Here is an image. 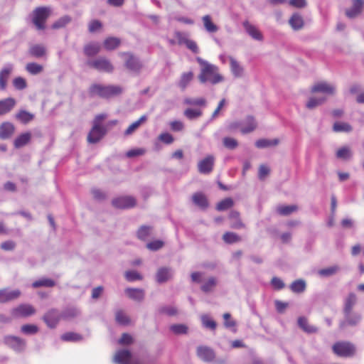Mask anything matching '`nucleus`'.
<instances>
[{
  "label": "nucleus",
  "instance_id": "nucleus-1",
  "mask_svg": "<svg viewBox=\"0 0 364 364\" xmlns=\"http://www.w3.org/2000/svg\"><path fill=\"white\" fill-rule=\"evenodd\" d=\"M198 63L201 66L198 80L201 83L209 82L213 85L218 84L223 81V77L219 73L218 68L213 64L198 58Z\"/></svg>",
  "mask_w": 364,
  "mask_h": 364
},
{
  "label": "nucleus",
  "instance_id": "nucleus-2",
  "mask_svg": "<svg viewBox=\"0 0 364 364\" xmlns=\"http://www.w3.org/2000/svg\"><path fill=\"white\" fill-rule=\"evenodd\" d=\"M106 118V114H100L95 116L92 122V127L87 137L89 144H96L105 136L107 133V128L102 123Z\"/></svg>",
  "mask_w": 364,
  "mask_h": 364
},
{
  "label": "nucleus",
  "instance_id": "nucleus-3",
  "mask_svg": "<svg viewBox=\"0 0 364 364\" xmlns=\"http://www.w3.org/2000/svg\"><path fill=\"white\" fill-rule=\"evenodd\" d=\"M122 91V88L116 85L93 84L90 87V94L92 96L97 95L102 98H109L119 95Z\"/></svg>",
  "mask_w": 364,
  "mask_h": 364
},
{
  "label": "nucleus",
  "instance_id": "nucleus-4",
  "mask_svg": "<svg viewBox=\"0 0 364 364\" xmlns=\"http://www.w3.org/2000/svg\"><path fill=\"white\" fill-rule=\"evenodd\" d=\"M50 15V8L47 6L36 7L32 12V22L38 30H44L46 23Z\"/></svg>",
  "mask_w": 364,
  "mask_h": 364
},
{
  "label": "nucleus",
  "instance_id": "nucleus-5",
  "mask_svg": "<svg viewBox=\"0 0 364 364\" xmlns=\"http://www.w3.org/2000/svg\"><path fill=\"white\" fill-rule=\"evenodd\" d=\"M257 127V123L255 119L252 116H247L240 122H233L229 124L228 129L230 132H233L240 129L242 134H246L255 131Z\"/></svg>",
  "mask_w": 364,
  "mask_h": 364
},
{
  "label": "nucleus",
  "instance_id": "nucleus-6",
  "mask_svg": "<svg viewBox=\"0 0 364 364\" xmlns=\"http://www.w3.org/2000/svg\"><path fill=\"white\" fill-rule=\"evenodd\" d=\"M332 350L338 357L350 358L355 355L356 348L350 342L338 341L333 345Z\"/></svg>",
  "mask_w": 364,
  "mask_h": 364
},
{
  "label": "nucleus",
  "instance_id": "nucleus-7",
  "mask_svg": "<svg viewBox=\"0 0 364 364\" xmlns=\"http://www.w3.org/2000/svg\"><path fill=\"white\" fill-rule=\"evenodd\" d=\"M87 65L98 71L107 73H112L114 69L110 60L104 57H100L94 60L88 61Z\"/></svg>",
  "mask_w": 364,
  "mask_h": 364
},
{
  "label": "nucleus",
  "instance_id": "nucleus-8",
  "mask_svg": "<svg viewBox=\"0 0 364 364\" xmlns=\"http://www.w3.org/2000/svg\"><path fill=\"white\" fill-rule=\"evenodd\" d=\"M36 312V309L31 304H21L11 311L13 318H25L33 315Z\"/></svg>",
  "mask_w": 364,
  "mask_h": 364
},
{
  "label": "nucleus",
  "instance_id": "nucleus-9",
  "mask_svg": "<svg viewBox=\"0 0 364 364\" xmlns=\"http://www.w3.org/2000/svg\"><path fill=\"white\" fill-rule=\"evenodd\" d=\"M114 207L120 209L131 208L136 205V199L132 196H121L114 198L112 201Z\"/></svg>",
  "mask_w": 364,
  "mask_h": 364
},
{
  "label": "nucleus",
  "instance_id": "nucleus-10",
  "mask_svg": "<svg viewBox=\"0 0 364 364\" xmlns=\"http://www.w3.org/2000/svg\"><path fill=\"white\" fill-rule=\"evenodd\" d=\"M121 55L125 57V66L132 72L138 73L142 65L139 60L130 53H122Z\"/></svg>",
  "mask_w": 364,
  "mask_h": 364
},
{
  "label": "nucleus",
  "instance_id": "nucleus-11",
  "mask_svg": "<svg viewBox=\"0 0 364 364\" xmlns=\"http://www.w3.org/2000/svg\"><path fill=\"white\" fill-rule=\"evenodd\" d=\"M60 319V315L58 310L50 309L43 316V320L50 328H55Z\"/></svg>",
  "mask_w": 364,
  "mask_h": 364
},
{
  "label": "nucleus",
  "instance_id": "nucleus-12",
  "mask_svg": "<svg viewBox=\"0 0 364 364\" xmlns=\"http://www.w3.org/2000/svg\"><path fill=\"white\" fill-rule=\"evenodd\" d=\"M5 343L14 350L18 352L23 350L26 346V342L23 339L14 336H6Z\"/></svg>",
  "mask_w": 364,
  "mask_h": 364
},
{
  "label": "nucleus",
  "instance_id": "nucleus-13",
  "mask_svg": "<svg viewBox=\"0 0 364 364\" xmlns=\"http://www.w3.org/2000/svg\"><path fill=\"white\" fill-rule=\"evenodd\" d=\"M21 295L19 290H9L8 289H0V303L4 304L18 298Z\"/></svg>",
  "mask_w": 364,
  "mask_h": 364
},
{
  "label": "nucleus",
  "instance_id": "nucleus-14",
  "mask_svg": "<svg viewBox=\"0 0 364 364\" xmlns=\"http://www.w3.org/2000/svg\"><path fill=\"white\" fill-rule=\"evenodd\" d=\"M16 101L13 97L0 100V116L9 113L16 106Z\"/></svg>",
  "mask_w": 364,
  "mask_h": 364
},
{
  "label": "nucleus",
  "instance_id": "nucleus-15",
  "mask_svg": "<svg viewBox=\"0 0 364 364\" xmlns=\"http://www.w3.org/2000/svg\"><path fill=\"white\" fill-rule=\"evenodd\" d=\"M13 71V65H8L0 70V90H5Z\"/></svg>",
  "mask_w": 364,
  "mask_h": 364
},
{
  "label": "nucleus",
  "instance_id": "nucleus-16",
  "mask_svg": "<svg viewBox=\"0 0 364 364\" xmlns=\"http://www.w3.org/2000/svg\"><path fill=\"white\" fill-rule=\"evenodd\" d=\"M311 92H322L326 95H333L335 92V87L327 82H320L315 84L311 90Z\"/></svg>",
  "mask_w": 364,
  "mask_h": 364
},
{
  "label": "nucleus",
  "instance_id": "nucleus-17",
  "mask_svg": "<svg viewBox=\"0 0 364 364\" xmlns=\"http://www.w3.org/2000/svg\"><path fill=\"white\" fill-rule=\"evenodd\" d=\"M352 2L351 8L346 11V16L349 18H355L361 14L364 6V1L363 0H353Z\"/></svg>",
  "mask_w": 364,
  "mask_h": 364
},
{
  "label": "nucleus",
  "instance_id": "nucleus-18",
  "mask_svg": "<svg viewBox=\"0 0 364 364\" xmlns=\"http://www.w3.org/2000/svg\"><path fill=\"white\" fill-rule=\"evenodd\" d=\"M15 132L14 125L9 122H4L0 124V138L6 139L10 138Z\"/></svg>",
  "mask_w": 364,
  "mask_h": 364
},
{
  "label": "nucleus",
  "instance_id": "nucleus-19",
  "mask_svg": "<svg viewBox=\"0 0 364 364\" xmlns=\"http://www.w3.org/2000/svg\"><path fill=\"white\" fill-rule=\"evenodd\" d=\"M197 355L205 362L212 361L215 358L213 350L206 346H199L197 349Z\"/></svg>",
  "mask_w": 364,
  "mask_h": 364
},
{
  "label": "nucleus",
  "instance_id": "nucleus-20",
  "mask_svg": "<svg viewBox=\"0 0 364 364\" xmlns=\"http://www.w3.org/2000/svg\"><path fill=\"white\" fill-rule=\"evenodd\" d=\"M32 137V134L30 132L21 133L14 141V146L16 149L21 148L27 145Z\"/></svg>",
  "mask_w": 364,
  "mask_h": 364
},
{
  "label": "nucleus",
  "instance_id": "nucleus-21",
  "mask_svg": "<svg viewBox=\"0 0 364 364\" xmlns=\"http://www.w3.org/2000/svg\"><path fill=\"white\" fill-rule=\"evenodd\" d=\"M192 200L195 205L203 210L206 209L209 205L207 197L201 192L194 193L192 196Z\"/></svg>",
  "mask_w": 364,
  "mask_h": 364
},
{
  "label": "nucleus",
  "instance_id": "nucleus-22",
  "mask_svg": "<svg viewBox=\"0 0 364 364\" xmlns=\"http://www.w3.org/2000/svg\"><path fill=\"white\" fill-rule=\"evenodd\" d=\"M229 219L232 223L230 227L233 229H242L245 228V223L240 218V214L238 211L232 210L229 214Z\"/></svg>",
  "mask_w": 364,
  "mask_h": 364
},
{
  "label": "nucleus",
  "instance_id": "nucleus-23",
  "mask_svg": "<svg viewBox=\"0 0 364 364\" xmlns=\"http://www.w3.org/2000/svg\"><path fill=\"white\" fill-rule=\"evenodd\" d=\"M243 26L247 33L254 39L261 41L262 40V34L258 28L254 25L251 24L249 21H245L243 22Z\"/></svg>",
  "mask_w": 364,
  "mask_h": 364
},
{
  "label": "nucleus",
  "instance_id": "nucleus-24",
  "mask_svg": "<svg viewBox=\"0 0 364 364\" xmlns=\"http://www.w3.org/2000/svg\"><path fill=\"white\" fill-rule=\"evenodd\" d=\"M28 53L36 58H43L46 55V48L41 44H34L30 46Z\"/></svg>",
  "mask_w": 364,
  "mask_h": 364
},
{
  "label": "nucleus",
  "instance_id": "nucleus-25",
  "mask_svg": "<svg viewBox=\"0 0 364 364\" xmlns=\"http://www.w3.org/2000/svg\"><path fill=\"white\" fill-rule=\"evenodd\" d=\"M101 46L99 43L91 42L84 46L83 51L86 56L92 57L100 53Z\"/></svg>",
  "mask_w": 364,
  "mask_h": 364
},
{
  "label": "nucleus",
  "instance_id": "nucleus-26",
  "mask_svg": "<svg viewBox=\"0 0 364 364\" xmlns=\"http://www.w3.org/2000/svg\"><path fill=\"white\" fill-rule=\"evenodd\" d=\"M132 358L131 353L127 350H119L114 355V361L119 364H129Z\"/></svg>",
  "mask_w": 364,
  "mask_h": 364
},
{
  "label": "nucleus",
  "instance_id": "nucleus-27",
  "mask_svg": "<svg viewBox=\"0 0 364 364\" xmlns=\"http://www.w3.org/2000/svg\"><path fill=\"white\" fill-rule=\"evenodd\" d=\"M125 293L131 299L141 301L144 298V291L141 289L127 288Z\"/></svg>",
  "mask_w": 364,
  "mask_h": 364
},
{
  "label": "nucleus",
  "instance_id": "nucleus-28",
  "mask_svg": "<svg viewBox=\"0 0 364 364\" xmlns=\"http://www.w3.org/2000/svg\"><path fill=\"white\" fill-rule=\"evenodd\" d=\"M289 23L294 30H300L304 25L303 17L298 13H294L290 17Z\"/></svg>",
  "mask_w": 364,
  "mask_h": 364
},
{
  "label": "nucleus",
  "instance_id": "nucleus-29",
  "mask_svg": "<svg viewBox=\"0 0 364 364\" xmlns=\"http://www.w3.org/2000/svg\"><path fill=\"white\" fill-rule=\"evenodd\" d=\"M194 74L192 71L183 73L178 82V87L181 90H185L190 82L193 80Z\"/></svg>",
  "mask_w": 364,
  "mask_h": 364
},
{
  "label": "nucleus",
  "instance_id": "nucleus-30",
  "mask_svg": "<svg viewBox=\"0 0 364 364\" xmlns=\"http://www.w3.org/2000/svg\"><path fill=\"white\" fill-rule=\"evenodd\" d=\"M356 301V295L354 293H350L345 300L344 313L346 316H349L350 314Z\"/></svg>",
  "mask_w": 364,
  "mask_h": 364
},
{
  "label": "nucleus",
  "instance_id": "nucleus-31",
  "mask_svg": "<svg viewBox=\"0 0 364 364\" xmlns=\"http://www.w3.org/2000/svg\"><path fill=\"white\" fill-rule=\"evenodd\" d=\"M156 281L159 283H164L167 282L171 277V273L169 268L161 267L158 269L156 272Z\"/></svg>",
  "mask_w": 364,
  "mask_h": 364
},
{
  "label": "nucleus",
  "instance_id": "nucleus-32",
  "mask_svg": "<svg viewBox=\"0 0 364 364\" xmlns=\"http://www.w3.org/2000/svg\"><path fill=\"white\" fill-rule=\"evenodd\" d=\"M146 119H147V117L146 115L141 116L140 118L137 121L134 122L127 127V129L124 131V134L125 136L131 135L133 132H134L139 127V126L142 123L145 122L146 121Z\"/></svg>",
  "mask_w": 364,
  "mask_h": 364
},
{
  "label": "nucleus",
  "instance_id": "nucleus-33",
  "mask_svg": "<svg viewBox=\"0 0 364 364\" xmlns=\"http://www.w3.org/2000/svg\"><path fill=\"white\" fill-rule=\"evenodd\" d=\"M279 144L277 139H260L255 142V146L259 149L275 146Z\"/></svg>",
  "mask_w": 364,
  "mask_h": 364
},
{
  "label": "nucleus",
  "instance_id": "nucleus-34",
  "mask_svg": "<svg viewBox=\"0 0 364 364\" xmlns=\"http://www.w3.org/2000/svg\"><path fill=\"white\" fill-rule=\"evenodd\" d=\"M120 43L121 41L119 38L115 37H108L104 41L103 46L106 50H112L117 48L120 45Z\"/></svg>",
  "mask_w": 364,
  "mask_h": 364
},
{
  "label": "nucleus",
  "instance_id": "nucleus-35",
  "mask_svg": "<svg viewBox=\"0 0 364 364\" xmlns=\"http://www.w3.org/2000/svg\"><path fill=\"white\" fill-rule=\"evenodd\" d=\"M16 119L21 123L27 124L34 119V114L22 109L16 113Z\"/></svg>",
  "mask_w": 364,
  "mask_h": 364
},
{
  "label": "nucleus",
  "instance_id": "nucleus-36",
  "mask_svg": "<svg viewBox=\"0 0 364 364\" xmlns=\"http://www.w3.org/2000/svg\"><path fill=\"white\" fill-rule=\"evenodd\" d=\"M223 240L226 244H233L242 240V237L233 232H225L223 235Z\"/></svg>",
  "mask_w": 364,
  "mask_h": 364
},
{
  "label": "nucleus",
  "instance_id": "nucleus-37",
  "mask_svg": "<svg viewBox=\"0 0 364 364\" xmlns=\"http://www.w3.org/2000/svg\"><path fill=\"white\" fill-rule=\"evenodd\" d=\"M152 233V227L142 225L137 230L136 235L137 237L141 240H146L151 235Z\"/></svg>",
  "mask_w": 364,
  "mask_h": 364
},
{
  "label": "nucleus",
  "instance_id": "nucleus-38",
  "mask_svg": "<svg viewBox=\"0 0 364 364\" xmlns=\"http://www.w3.org/2000/svg\"><path fill=\"white\" fill-rule=\"evenodd\" d=\"M298 210L296 205H280L277 208V212L280 215H289Z\"/></svg>",
  "mask_w": 364,
  "mask_h": 364
},
{
  "label": "nucleus",
  "instance_id": "nucleus-39",
  "mask_svg": "<svg viewBox=\"0 0 364 364\" xmlns=\"http://www.w3.org/2000/svg\"><path fill=\"white\" fill-rule=\"evenodd\" d=\"M298 324L301 328L307 333H314L317 331L316 327L309 324L308 320L305 317H299Z\"/></svg>",
  "mask_w": 364,
  "mask_h": 364
},
{
  "label": "nucleus",
  "instance_id": "nucleus-40",
  "mask_svg": "<svg viewBox=\"0 0 364 364\" xmlns=\"http://www.w3.org/2000/svg\"><path fill=\"white\" fill-rule=\"evenodd\" d=\"M233 205V200L231 198H226L218 203L216 209L218 211H224L231 208Z\"/></svg>",
  "mask_w": 364,
  "mask_h": 364
},
{
  "label": "nucleus",
  "instance_id": "nucleus-41",
  "mask_svg": "<svg viewBox=\"0 0 364 364\" xmlns=\"http://www.w3.org/2000/svg\"><path fill=\"white\" fill-rule=\"evenodd\" d=\"M115 319L118 323L123 326L130 324L129 317L122 310H118L115 314Z\"/></svg>",
  "mask_w": 364,
  "mask_h": 364
},
{
  "label": "nucleus",
  "instance_id": "nucleus-42",
  "mask_svg": "<svg viewBox=\"0 0 364 364\" xmlns=\"http://www.w3.org/2000/svg\"><path fill=\"white\" fill-rule=\"evenodd\" d=\"M55 285V282L49 278H42L38 280L35 281L32 286L34 288H38L41 287H53Z\"/></svg>",
  "mask_w": 364,
  "mask_h": 364
},
{
  "label": "nucleus",
  "instance_id": "nucleus-43",
  "mask_svg": "<svg viewBox=\"0 0 364 364\" xmlns=\"http://www.w3.org/2000/svg\"><path fill=\"white\" fill-rule=\"evenodd\" d=\"M340 268L338 265H333L326 268H323L318 270V274L321 277H328L336 274L339 271Z\"/></svg>",
  "mask_w": 364,
  "mask_h": 364
},
{
  "label": "nucleus",
  "instance_id": "nucleus-44",
  "mask_svg": "<svg viewBox=\"0 0 364 364\" xmlns=\"http://www.w3.org/2000/svg\"><path fill=\"white\" fill-rule=\"evenodd\" d=\"M26 70L31 75H38L43 70V67L36 63H28L26 65Z\"/></svg>",
  "mask_w": 364,
  "mask_h": 364
},
{
  "label": "nucleus",
  "instance_id": "nucleus-45",
  "mask_svg": "<svg viewBox=\"0 0 364 364\" xmlns=\"http://www.w3.org/2000/svg\"><path fill=\"white\" fill-rule=\"evenodd\" d=\"M333 129L336 132H350L352 127L348 123L337 122L334 123Z\"/></svg>",
  "mask_w": 364,
  "mask_h": 364
},
{
  "label": "nucleus",
  "instance_id": "nucleus-46",
  "mask_svg": "<svg viewBox=\"0 0 364 364\" xmlns=\"http://www.w3.org/2000/svg\"><path fill=\"white\" fill-rule=\"evenodd\" d=\"M290 289L294 293H301L306 289V283L302 279L295 280L291 283Z\"/></svg>",
  "mask_w": 364,
  "mask_h": 364
},
{
  "label": "nucleus",
  "instance_id": "nucleus-47",
  "mask_svg": "<svg viewBox=\"0 0 364 364\" xmlns=\"http://www.w3.org/2000/svg\"><path fill=\"white\" fill-rule=\"evenodd\" d=\"M213 161H200L198 163L199 171L202 173H210L213 167Z\"/></svg>",
  "mask_w": 364,
  "mask_h": 364
},
{
  "label": "nucleus",
  "instance_id": "nucleus-48",
  "mask_svg": "<svg viewBox=\"0 0 364 364\" xmlns=\"http://www.w3.org/2000/svg\"><path fill=\"white\" fill-rule=\"evenodd\" d=\"M203 22L205 29L210 33H215L218 31V27L215 25L210 16L206 15L203 17Z\"/></svg>",
  "mask_w": 364,
  "mask_h": 364
},
{
  "label": "nucleus",
  "instance_id": "nucleus-49",
  "mask_svg": "<svg viewBox=\"0 0 364 364\" xmlns=\"http://www.w3.org/2000/svg\"><path fill=\"white\" fill-rule=\"evenodd\" d=\"M201 322L203 326L206 328H210L213 331L216 328V322L208 315H203L201 316Z\"/></svg>",
  "mask_w": 364,
  "mask_h": 364
},
{
  "label": "nucleus",
  "instance_id": "nucleus-50",
  "mask_svg": "<svg viewBox=\"0 0 364 364\" xmlns=\"http://www.w3.org/2000/svg\"><path fill=\"white\" fill-rule=\"evenodd\" d=\"M217 280L215 277H210L202 286L201 290L204 292L211 291L216 286Z\"/></svg>",
  "mask_w": 364,
  "mask_h": 364
},
{
  "label": "nucleus",
  "instance_id": "nucleus-51",
  "mask_svg": "<svg viewBox=\"0 0 364 364\" xmlns=\"http://www.w3.org/2000/svg\"><path fill=\"white\" fill-rule=\"evenodd\" d=\"M61 339L64 341H79L82 337L77 333L67 332L61 336Z\"/></svg>",
  "mask_w": 364,
  "mask_h": 364
},
{
  "label": "nucleus",
  "instance_id": "nucleus-52",
  "mask_svg": "<svg viewBox=\"0 0 364 364\" xmlns=\"http://www.w3.org/2000/svg\"><path fill=\"white\" fill-rule=\"evenodd\" d=\"M230 68L235 76L240 77L242 75L243 68L233 58H230Z\"/></svg>",
  "mask_w": 364,
  "mask_h": 364
},
{
  "label": "nucleus",
  "instance_id": "nucleus-53",
  "mask_svg": "<svg viewBox=\"0 0 364 364\" xmlns=\"http://www.w3.org/2000/svg\"><path fill=\"white\" fill-rule=\"evenodd\" d=\"M71 21V18L68 16H65L59 18L58 21L54 22L52 25L53 29H59L65 27Z\"/></svg>",
  "mask_w": 364,
  "mask_h": 364
},
{
  "label": "nucleus",
  "instance_id": "nucleus-54",
  "mask_svg": "<svg viewBox=\"0 0 364 364\" xmlns=\"http://www.w3.org/2000/svg\"><path fill=\"white\" fill-rule=\"evenodd\" d=\"M21 331L26 335H33L38 333V328L34 324H25L21 327Z\"/></svg>",
  "mask_w": 364,
  "mask_h": 364
},
{
  "label": "nucleus",
  "instance_id": "nucleus-55",
  "mask_svg": "<svg viewBox=\"0 0 364 364\" xmlns=\"http://www.w3.org/2000/svg\"><path fill=\"white\" fill-rule=\"evenodd\" d=\"M203 112L198 109L188 108L184 111V115L189 119L200 117Z\"/></svg>",
  "mask_w": 364,
  "mask_h": 364
},
{
  "label": "nucleus",
  "instance_id": "nucleus-56",
  "mask_svg": "<svg viewBox=\"0 0 364 364\" xmlns=\"http://www.w3.org/2000/svg\"><path fill=\"white\" fill-rule=\"evenodd\" d=\"M336 156L339 159H348L352 157V151L350 147L343 146L338 149Z\"/></svg>",
  "mask_w": 364,
  "mask_h": 364
},
{
  "label": "nucleus",
  "instance_id": "nucleus-57",
  "mask_svg": "<svg viewBox=\"0 0 364 364\" xmlns=\"http://www.w3.org/2000/svg\"><path fill=\"white\" fill-rule=\"evenodd\" d=\"M184 103L188 105L205 107L206 105V100L203 97L196 99L186 98L184 100Z\"/></svg>",
  "mask_w": 364,
  "mask_h": 364
},
{
  "label": "nucleus",
  "instance_id": "nucleus-58",
  "mask_svg": "<svg viewBox=\"0 0 364 364\" xmlns=\"http://www.w3.org/2000/svg\"><path fill=\"white\" fill-rule=\"evenodd\" d=\"M124 277L128 282L141 280L143 279V277L136 271H127L124 273Z\"/></svg>",
  "mask_w": 364,
  "mask_h": 364
},
{
  "label": "nucleus",
  "instance_id": "nucleus-59",
  "mask_svg": "<svg viewBox=\"0 0 364 364\" xmlns=\"http://www.w3.org/2000/svg\"><path fill=\"white\" fill-rule=\"evenodd\" d=\"M171 331L175 334H186L188 332V327L184 324H174L170 326Z\"/></svg>",
  "mask_w": 364,
  "mask_h": 364
},
{
  "label": "nucleus",
  "instance_id": "nucleus-60",
  "mask_svg": "<svg viewBox=\"0 0 364 364\" xmlns=\"http://www.w3.org/2000/svg\"><path fill=\"white\" fill-rule=\"evenodd\" d=\"M325 101H326L325 97H319V98L311 97L309 100L308 102L306 103V107L309 109L315 108L316 107L323 103Z\"/></svg>",
  "mask_w": 364,
  "mask_h": 364
},
{
  "label": "nucleus",
  "instance_id": "nucleus-61",
  "mask_svg": "<svg viewBox=\"0 0 364 364\" xmlns=\"http://www.w3.org/2000/svg\"><path fill=\"white\" fill-rule=\"evenodd\" d=\"M13 85L17 90H21L26 87L27 83L24 78L21 77H16L13 80Z\"/></svg>",
  "mask_w": 364,
  "mask_h": 364
},
{
  "label": "nucleus",
  "instance_id": "nucleus-62",
  "mask_svg": "<svg viewBox=\"0 0 364 364\" xmlns=\"http://www.w3.org/2000/svg\"><path fill=\"white\" fill-rule=\"evenodd\" d=\"M223 142L224 146L229 149H234L238 145L237 141L232 137H225Z\"/></svg>",
  "mask_w": 364,
  "mask_h": 364
},
{
  "label": "nucleus",
  "instance_id": "nucleus-63",
  "mask_svg": "<svg viewBox=\"0 0 364 364\" xmlns=\"http://www.w3.org/2000/svg\"><path fill=\"white\" fill-rule=\"evenodd\" d=\"M159 140L161 142H163L166 144H171L173 142L174 138L173 136L168 133V132H163L158 136Z\"/></svg>",
  "mask_w": 364,
  "mask_h": 364
},
{
  "label": "nucleus",
  "instance_id": "nucleus-64",
  "mask_svg": "<svg viewBox=\"0 0 364 364\" xmlns=\"http://www.w3.org/2000/svg\"><path fill=\"white\" fill-rule=\"evenodd\" d=\"M78 311L75 308H68L65 309L63 314L62 317L65 319L73 318L78 315Z\"/></svg>",
  "mask_w": 364,
  "mask_h": 364
}]
</instances>
